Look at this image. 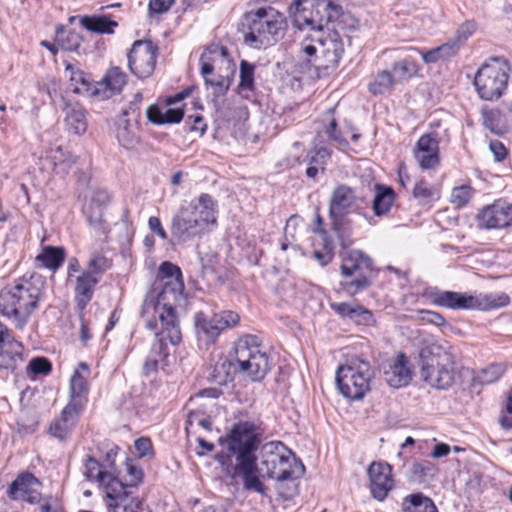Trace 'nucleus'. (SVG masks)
<instances>
[{
  "label": "nucleus",
  "instance_id": "51",
  "mask_svg": "<svg viewBox=\"0 0 512 512\" xmlns=\"http://www.w3.org/2000/svg\"><path fill=\"white\" fill-rule=\"evenodd\" d=\"M471 197V188L469 186H460L452 190L451 202L458 207L468 203Z\"/></svg>",
  "mask_w": 512,
  "mask_h": 512
},
{
  "label": "nucleus",
  "instance_id": "17",
  "mask_svg": "<svg viewBox=\"0 0 512 512\" xmlns=\"http://www.w3.org/2000/svg\"><path fill=\"white\" fill-rule=\"evenodd\" d=\"M158 278L163 282V289L158 294L157 302L154 306L171 305L168 303L170 298L176 301L184 290L181 269L169 261H164L159 267Z\"/></svg>",
  "mask_w": 512,
  "mask_h": 512
},
{
  "label": "nucleus",
  "instance_id": "46",
  "mask_svg": "<svg viewBox=\"0 0 512 512\" xmlns=\"http://www.w3.org/2000/svg\"><path fill=\"white\" fill-rule=\"evenodd\" d=\"M52 370L50 361L45 357H35L26 366V374L30 378L37 375H48Z\"/></svg>",
  "mask_w": 512,
  "mask_h": 512
},
{
  "label": "nucleus",
  "instance_id": "61",
  "mask_svg": "<svg viewBox=\"0 0 512 512\" xmlns=\"http://www.w3.org/2000/svg\"><path fill=\"white\" fill-rule=\"evenodd\" d=\"M127 473L130 476V480L128 483H124V485L126 486V489H128L130 487H135L142 481L143 474H142V471L138 467H136L132 464H128L127 465Z\"/></svg>",
  "mask_w": 512,
  "mask_h": 512
},
{
  "label": "nucleus",
  "instance_id": "19",
  "mask_svg": "<svg viewBox=\"0 0 512 512\" xmlns=\"http://www.w3.org/2000/svg\"><path fill=\"white\" fill-rule=\"evenodd\" d=\"M202 223L203 219L195 220L181 205L171 219V236L177 243H185L207 231Z\"/></svg>",
  "mask_w": 512,
  "mask_h": 512
},
{
  "label": "nucleus",
  "instance_id": "62",
  "mask_svg": "<svg viewBox=\"0 0 512 512\" xmlns=\"http://www.w3.org/2000/svg\"><path fill=\"white\" fill-rule=\"evenodd\" d=\"M489 148L492 154L494 155L496 161L501 162L506 158L507 149L500 141H491L489 144Z\"/></svg>",
  "mask_w": 512,
  "mask_h": 512
},
{
  "label": "nucleus",
  "instance_id": "14",
  "mask_svg": "<svg viewBox=\"0 0 512 512\" xmlns=\"http://www.w3.org/2000/svg\"><path fill=\"white\" fill-rule=\"evenodd\" d=\"M372 260L363 252L350 251L342 260L341 273L345 277L343 289L350 295L367 288L370 285Z\"/></svg>",
  "mask_w": 512,
  "mask_h": 512
},
{
  "label": "nucleus",
  "instance_id": "7",
  "mask_svg": "<svg viewBox=\"0 0 512 512\" xmlns=\"http://www.w3.org/2000/svg\"><path fill=\"white\" fill-rule=\"evenodd\" d=\"M366 205V200L352 187L339 184L330 196L329 218L332 230L339 238H344L351 233L352 214H361Z\"/></svg>",
  "mask_w": 512,
  "mask_h": 512
},
{
  "label": "nucleus",
  "instance_id": "47",
  "mask_svg": "<svg viewBox=\"0 0 512 512\" xmlns=\"http://www.w3.org/2000/svg\"><path fill=\"white\" fill-rule=\"evenodd\" d=\"M437 472L436 466L428 461L422 460L419 462H415L411 467L412 475L418 481H426L428 478H433Z\"/></svg>",
  "mask_w": 512,
  "mask_h": 512
},
{
  "label": "nucleus",
  "instance_id": "41",
  "mask_svg": "<svg viewBox=\"0 0 512 512\" xmlns=\"http://www.w3.org/2000/svg\"><path fill=\"white\" fill-rule=\"evenodd\" d=\"M395 84L392 73L389 70H381L369 83L368 89L373 95H381L390 91Z\"/></svg>",
  "mask_w": 512,
  "mask_h": 512
},
{
  "label": "nucleus",
  "instance_id": "1",
  "mask_svg": "<svg viewBox=\"0 0 512 512\" xmlns=\"http://www.w3.org/2000/svg\"><path fill=\"white\" fill-rule=\"evenodd\" d=\"M291 9L293 24L313 32L300 43L299 56L318 75L335 69L345 51L346 31L356 27V19L329 0H295Z\"/></svg>",
  "mask_w": 512,
  "mask_h": 512
},
{
  "label": "nucleus",
  "instance_id": "28",
  "mask_svg": "<svg viewBox=\"0 0 512 512\" xmlns=\"http://www.w3.org/2000/svg\"><path fill=\"white\" fill-rule=\"evenodd\" d=\"M127 83V75L121 68L113 66L107 70L102 80L95 86V95L103 99L110 98L122 91Z\"/></svg>",
  "mask_w": 512,
  "mask_h": 512
},
{
  "label": "nucleus",
  "instance_id": "36",
  "mask_svg": "<svg viewBox=\"0 0 512 512\" xmlns=\"http://www.w3.org/2000/svg\"><path fill=\"white\" fill-rule=\"evenodd\" d=\"M126 115L127 112L124 111L117 122L116 136L121 146L131 149L138 143V136L135 127L125 118Z\"/></svg>",
  "mask_w": 512,
  "mask_h": 512
},
{
  "label": "nucleus",
  "instance_id": "20",
  "mask_svg": "<svg viewBox=\"0 0 512 512\" xmlns=\"http://www.w3.org/2000/svg\"><path fill=\"white\" fill-rule=\"evenodd\" d=\"M24 347L0 321V369L16 370L23 362Z\"/></svg>",
  "mask_w": 512,
  "mask_h": 512
},
{
  "label": "nucleus",
  "instance_id": "21",
  "mask_svg": "<svg viewBox=\"0 0 512 512\" xmlns=\"http://www.w3.org/2000/svg\"><path fill=\"white\" fill-rule=\"evenodd\" d=\"M40 486V481L33 474L23 472L10 484L7 495L12 500L25 501L30 504L40 503L42 500Z\"/></svg>",
  "mask_w": 512,
  "mask_h": 512
},
{
  "label": "nucleus",
  "instance_id": "39",
  "mask_svg": "<svg viewBox=\"0 0 512 512\" xmlns=\"http://www.w3.org/2000/svg\"><path fill=\"white\" fill-rule=\"evenodd\" d=\"M417 64L410 59H401L393 63L391 73L395 82L400 83L407 81L418 73Z\"/></svg>",
  "mask_w": 512,
  "mask_h": 512
},
{
  "label": "nucleus",
  "instance_id": "44",
  "mask_svg": "<svg viewBox=\"0 0 512 512\" xmlns=\"http://www.w3.org/2000/svg\"><path fill=\"white\" fill-rule=\"evenodd\" d=\"M51 159L57 174L67 173L75 162L74 158L69 153H65L60 146L53 151Z\"/></svg>",
  "mask_w": 512,
  "mask_h": 512
},
{
  "label": "nucleus",
  "instance_id": "18",
  "mask_svg": "<svg viewBox=\"0 0 512 512\" xmlns=\"http://www.w3.org/2000/svg\"><path fill=\"white\" fill-rule=\"evenodd\" d=\"M104 492L107 512H139L141 501L126 489L122 481L112 480Z\"/></svg>",
  "mask_w": 512,
  "mask_h": 512
},
{
  "label": "nucleus",
  "instance_id": "4",
  "mask_svg": "<svg viewBox=\"0 0 512 512\" xmlns=\"http://www.w3.org/2000/svg\"><path fill=\"white\" fill-rule=\"evenodd\" d=\"M419 357L421 377L429 386L436 389L452 386L455 381V361L450 345L428 343L421 348Z\"/></svg>",
  "mask_w": 512,
  "mask_h": 512
},
{
  "label": "nucleus",
  "instance_id": "35",
  "mask_svg": "<svg viewBox=\"0 0 512 512\" xmlns=\"http://www.w3.org/2000/svg\"><path fill=\"white\" fill-rule=\"evenodd\" d=\"M65 122L69 130L75 134H83L87 129L84 110L79 105L65 107Z\"/></svg>",
  "mask_w": 512,
  "mask_h": 512
},
{
  "label": "nucleus",
  "instance_id": "54",
  "mask_svg": "<svg viewBox=\"0 0 512 512\" xmlns=\"http://www.w3.org/2000/svg\"><path fill=\"white\" fill-rule=\"evenodd\" d=\"M184 116L181 108H171L167 104L163 107V121L164 124L179 123Z\"/></svg>",
  "mask_w": 512,
  "mask_h": 512
},
{
  "label": "nucleus",
  "instance_id": "56",
  "mask_svg": "<svg viewBox=\"0 0 512 512\" xmlns=\"http://www.w3.org/2000/svg\"><path fill=\"white\" fill-rule=\"evenodd\" d=\"M174 0H150L148 11L150 15L167 12L173 5Z\"/></svg>",
  "mask_w": 512,
  "mask_h": 512
},
{
  "label": "nucleus",
  "instance_id": "25",
  "mask_svg": "<svg viewBox=\"0 0 512 512\" xmlns=\"http://www.w3.org/2000/svg\"><path fill=\"white\" fill-rule=\"evenodd\" d=\"M182 206L186 211H189V215L195 220L203 219L202 227L206 230L209 225H214L217 222V202L207 193H202L199 197Z\"/></svg>",
  "mask_w": 512,
  "mask_h": 512
},
{
  "label": "nucleus",
  "instance_id": "60",
  "mask_svg": "<svg viewBox=\"0 0 512 512\" xmlns=\"http://www.w3.org/2000/svg\"><path fill=\"white\" fill-rule=\"evenodd\" d=\"M148 227L151 230V232L156 234L162 240L168 239V234H167L166 230L164 229V227L161 223V220L158 217H156V216L149 217Z\"/></svg>",
  "mask_w": 512,
  "mask_h": 512
},
{
  "label": "nucleus",
  "instance_id": "40",
  "mask_svg": "<svg viewBox=\"0 0 512 512\" xmlns=\"http://www.w3.org/2000/svg\"><path fill=\"white\" fill-rule=\"evenodd\" d=\"M81 36L72 30H66L60 25L56 29L55 41L57 45L67 51H76L81 44Z\"/></svg>",
  "mask_w": 512,
  "mask_h": 512
},
{
  "label": "nucleus",
  "instance_id": "33",
  "mask_svg": "<svg viewBox=\"0 0 512 512\" xmlns=\"http://www.w3.org/2000/svg\"><path fill=\"white\" fill-rule=\"evenodd\" d=\"M401 512H438V509L431 498L418 492L402 499Z\"/></svg>",
  "mask_w": 512,
  "mask_h": 512
},
{
  "label": "nucleus",
  "instance_id": "45",
  "mask_svg": "<svg viewBox=\"0 0 512 512\" xmlns=\"http://www.w3.org/2000/svg\"><path fill=\"white\" fill-rule=\"evenodd\" d=\"M413 196L422 204L438 199V190L426 183L419 181L415 184L413 189Z\"/></svg>",
  "mask_w": 512,
  "mask_h": 512
},
{
  "label": "nucleus",
  "instance_id": "59",
  "mask_svg": "<svg viewBox=\"0 0 512 512\" xmlns=\"http://www.w3.org/2000/svg\"><path fill=\"white\" fill-rule=\"evenodd\" d=\"M476 30V23L474 21L464 22L457 30V42L462 44L469 36Z\"/></svg>",
  "mask_w": 512,
  "mask_h": 512
},
{
  "label": "nucleus",
  "instance_id": "15",
  "mask_svg": "<svg viewBox=\"0 0 512 512\" xmlns=\"http://www.w3.org/2000/svg\"><path fill=\"white\" fill-rule=\"evenodd\" d=\"M239 322L238 313L230 310L214 313L211 316L204 312H197L194 316L198 341L205 345L214 344L224 330L237 326Z\"/></svg>",
  "mask_w": 512,
  "mask_h": 512
},
{
  "label": "nucleus",
  "instance_id": "13",
  "mask_svg": "<svg viewBox=\"0 0 512 512\" xmlns=\"http://www.w3.org/2000/svg\"><path fill=\"white\" fill-rule=\"evenodd\" d=\"M373 375L369 362L352 359L337 369L336 384L344 397L358 400L370 390Z\"/></svg>",
  "mask_w": 512,
  "mask_h": 512
},
{
  "label": "nucleus",
  "instance_id": "42",
  "mask_svg": "<svg viewBox=\"0 0 512 512\" xmlns=\"http://www.w3.org/2000/svg\"><path fill=\"white\" fill-rule=\"evenodd\" d=\"M506 366L502 363H493L482 368L475 376V380L480 384H491L497 381L504 373Z\"/></svg>",
  "mask_w": 512,
  "mask_h": 512
},
{
  "label": "nucleus",
  "instance_id": "57",
  "mask_svg": "<svg viewBox=\"0 0 512 512\" xmlns=\"http://www.w3.org/2000/svg\"><path fill=\"white\" fill-rule=\"evenodd\" d=\"M357 304L340 302V303H331V309L341 317H346L351 320L354 310Z\"/></svg>",
  "mask_w": 512,
  "mask_h": 512
},
{
  "label": "nucleus",
  "instance_id": "49",
  "mask_svg": "<svg viewBox=\"0 0 512 512\" xmlns=\"http://www.w3.org/2000/svg\"><path fill=\"white\" fill-rule=\"evenodd\" d=\"M330 157L331 151L326 147H320L310 151L303 161L307 162L308 165L317 166L323 172Z\"/></svg>",
  "mask_w": 512,
  "mask_h": 512
},
{
  "label": "nucleus",
  "instance_id": "6",
  "mask_svg": "<svg viewBox=\"0 0 512 512\" xmlns=\"http://www.w3.org/2000/svg\"><path fill=\"white\" fill-rule=\"evenodd\" d=\"M235 70V63L224 46H210L201 54L200 73L215 97L223 96L229 90Z\"/></svg>",
  "mask_w": 512,
  "mask_h": 512
},
{
  "label": "nucleus",
  "instance_id": "8",
  "mask_svg": "<svg viewBox=\"0 0 512 512\" xmlns=\"http://www.w3.org/2000/svg\"><path fill=\"white\" fill-rule=\"evenodd\" d=\"M221 446L236 457L235 473L249 474L254 452L258 448L259 440L256 427L249 422H239L231 431L220 439Z\"/></svg>",
  "mask_w": 512,
  "mask_h": 512
},
{
  "label": "nucleus",
  "instance_id": "22",
  "mask_svg": "<svg viewBox=\"0 0 512 512\" xmlns=\"http://www.w3.org/2000/svg\"><path fill=\"white\" fill-rule=\"evenodd\" d=\"M478 223L486 229H501L512 225V203L498 200L483 208L477 215Z\"/></svg>",
  "mask_w": 512,
  "mask_h": 512
},
{
  "label": "nucleus",
  "instance_id": "64",
  "mask_svg": "<svg viewBox=\"0 0 512 512\" xmlns=\"http://www.w3.org/2000/svg\"><path fill=\"white\" fill-rule=\"evenodd\" d=\"M147 117L150 122L161 125L164 124L163 121V107L157 105H151L147 109Z\"/></svg>",
  "mask_w": 512,
  "mask_h": 512
},
{
  "label": "nucleus",
  "instance_id": "16",
  "mask_svg": "<svg viewBox=\"0 0 512 512\" xmlns=\"http://www.w3.org/2000/svg\"><path fill=\"white\" fill-rule=\"evenodd\" d=\"M157 50L151 41H135L128 54L131 72L139 78L149 77L156 66Z\"/></svg>",
  "mask_w": 512,
  "mask_h": 512
},
{
  "label": "nucleus",
  "instance_id": "29",
  "mask_svg": "<svg viewBox=\"0 0 512 512\" xmlns=\"http://www.w3.org/2000/svg\"><path fill=\"white\" fill-rule=\"evenodd\" d=\"M512 114V99L504 102L501 108L483 107L481 110L483 125L492 133L500 135L506 131L507 118Z\"/></svg>",
  "mask_w": 512,
  "mask_h": 512
},
{
  "label": "nucleus",
  "instance_id": "58",
  "mask_svg": "<svg viewBox=\"0 0 512 512\" xmlns=\"http://www.w3.org/2000/svg\"><path fill=\"white\" fill-rule=\"evenodd\" d=\"M134 446L140 457L151 456L153 454V446L149 438L141 437L137 439Z\"/></svg>",
  "mask_w": 512,
  "mask_h": 512
},
{
  "label": "nucleus",
  "instance_id": "53",
  "mask_svg": "<svg viewBox=\"0 0 512 512\" xmlns=\"http://www.w3.org/2000/svg\"><path fill=\"white\" fill-rule=\"evenodd\" d=\"M351 320L358 325H369L373 321V315L363 306L356 305Z\"/></svg>",
  "mask_w": 512,
  "mask_h": 512
},
{
  "label": "nucleus",
  "instance_id": "3",
  "mask_svg": "<svg viewBox=\"0 0 512 512\" xmlns=\"http://www.w3.org/2000/svg\"><path fill=\"white\" fill-rule=\"evenodd\" d=\"M45 281L41 275L23 276L0 290V313L18 330H23L44 296Z\"/></svg>",
  "mask_w": 512,
  "mask_h": 512
},
{
  "label": "nucleus",
  "instance_id": "34",
  "mask_svg": "<svg viewBox=\"0 0 512 512\" xmlns=\"http://www.w3.org/2000/svg\"><path fill=\"white\" fill-rule=\"evenodd\" d=\"M395 201V192L391 187L377 184L373 199V211L376 216H383L389 212Z\"/></svg>",
  "mask_w": 512,
  "mask_h": 512
},
{
  "label": "nucleus",
  "instance_id": "24",
  "mask_svg": "<svg viewBox=\"0 0 512 512\" xmlns=\"http://www.w3.org/2000/svg\"><path fill=\"white\" fill-rule=\"evenodd\" d=\"M413 156L423 170L434 169L439 165V140L432 133L422 135L413 149Z\"/></svg>",
  "mask_w": 512,
  "mask_h": 512
},
{
  "label": "nucleus",
  "instance_id": "38",
  "mask_svg": "<svg viewBox=\"0 0 512 512\" xmlns=\"http://www.w3.org/2000/svg\"><path fill=\"white\" fill-rule=\"evenodd\" d=\"M65 252L61 247L46 246L37 255L36 260L49 269H57L64 261Z\"/></svg>",
  "mask_w": 512,
  "mask_h": 512
},
{
  "label": "nucleus",
  "instance_id": "37",
  "mask_svg": "<svg viewBox=\"0 0 512 512\" xmlns=\"http://www.w3.org/2000/svg\"><path fill=\"white\" fill-rule=\"evenodd\" d=\"M80 23L87 30L100 34H111L118 26L117 22L110 20L107 16H83Z\"/></svg>",
  "mask_w": 512,
  "mask_h": 512
},
{
  "label": "nucleus",
  "instance_id": "32",
  "mask_svg": "<svg viewBox=\"0 0 512 512\" xmlns=\"http://www.w3.org/2000/svg\"><path fill=\"white\" fill-rule=\"evenodd\" d=\"M88 393V382L86 378L75 370L70 380V401L66 405L69 409L82 411L86 403Z\"/></svg>",
  "mask_w": 512,
  "mask_h": 512
},
{
  "label": "nucleus",
  "instance_id": "23",
  "mask_svg": "<svg viewBox=\"0 0 512 512\" xmlns=\"http://www.w3.org/2000/svg\"><path fill=\"white\" fill-rule=\"evenodd\" d=\"M372 496L382 501L394 487L392 467L385 462H372L367 470Z\"/></svg>",
  "mask_w": 512,
  "mask_h": 512
},
{
  "label": "nucleus",
  "instance_id": "9",
  "mask_svg": "<svg viewBox=\"0 0 512 512\" xmlns=\"http://www.w3.org/2000/svg\"><path fill=\"white\" fill-rule=\"evenodd\" d=\"M153 309L156 316L147 319L145 324L146 328L155 334V342L152 344L149 356H154L161 361L169 355L165 340H169L172 345H178L182 335L172 305L154 306Z\"/></svg>",
  "mask_w": 512,
  "mask_h": 512
},
{
  "label": "nucleus",
  "instance_id": "10",
  "mask_svg": "<svg viewBox=\"0 0 512 512\" xmlns=\"http://www.w3.org/2000/svg\"><path fill=\"white\" fill-rule=\"evenodd\" d=\"M235 370L248 376L253 381L262 380L270 369V361L266 352L260 348L258 337L244 335L234 344Z\"/></svg>",
  "mask_w": 512,
  "mask_h": 512
},
{
  "label": "nucleus",
  "instance_id": "11",
  "mask_svg": "<svg viewBox=\"0 0 512 512\" xmlns=\"http://www.w3.org/2000/svg\"><path fill=\"white\" fill-rule=\"evenodd\" d=\"M510 65L503 57H492L477 71L474 85L481 99L493 101L507 88Z\"/></svg>",
  "mask_w": 512,
  "mask_h": 512
},
{
  "label": "nucleus",
  "instance_id": "52",
  "mask_svg": "<svg viewBox=\"0 0 512 512\" xmlns=\"http://www.w3.org/2000/svg\"><path fill=\"white\" fill-rule=\"evenodd\" d=\"M324 132L328 135V137L337 142L341 146H347V140L342 136L341 132L338 130V125L335 119H331L327 125H325Z\"/></svg>",
  "mask_w": 512,
  "mask_h": 512
},
{
  "label": "nucleus",
  "instance_id": "43",
  "mask_svg": "<svg viewBox=\"0 0 512 512\" xmlns=\"http://www.w3.org/2000/svg\"><path fill=\"white\" fill-rule=\"evenodd\" d=\"M254 73L255 65L246 60H242L240 63V82L238 85L240 93L254 90Z\"/></svg>",
  "mask_w": 512,
  "mask_h": 512
},
{
  "label": "nucleus",
  "instance_id": "12",
  "mask_svg": "<svg viewBox=\"0 0 512 512\" xmlns=\"http://www.w3.org/2000/svg\"><path fill=\"white\" fill-rule=\"evenodd\" d=\"M433 304L456 310H491L509 304V296L505 293L468 295L453 291H436L431 295Z\"/></svg>",
  "mask_w": 512,
  "mask_h": 512
},
{
  "label": "nucleus",
  "instance_id": "55",
  "mask_svg": "<svg viewBox=\"0 0 512 512\" xmlns=\"http://www.w3.org/2000/svg\"><path fill=\"white\" fill-rule=\"evenodd\" d=\"M111 201L110 193L105 189H97L93 192L88 204L104 208Z\"/></svg>",
  "mask_w": 512,
  "mask_h": 512
},
{
  "label": "nucleus",
  "instance_id": "26",
  "mask_svg": "<svg viewBox=\"0 0 512 512\" xmlns=\"http://www.w3.org/2000/svg\"><path fill=\"white\" fill-rule=\"evenodd\" d=\"M111 453L107 454V463L100 464L94 457L87 456L83 463V475L88 481H95L105 491L112 480H119L115 475Z\"/></svg>",
  "mask_w": 512,
  "mask_h": 512
},
{
  "label": "nucleus",
  "instance_id": "2",
  "mask_svg": "<svg viewBox=\"0 0 512 512\" xmlns=\"http://www.w3.org/2000/svg\"><path fill=\"white\" fill-rule=\"evenodd\" d=\"M303 471L304 466L296 462L281 442H269L261 447L259 458L253 457L249 474L242 473L241 477L246 489L263 493L262 480H292L299 476L297 472L301 474Z\"/></svg>",
  "mask_w": 512,
  "mask_h": 512
},
{
  "label": "nucleus",
  "instance_id": "30",
  "mask_svg": "<svg viewBox=\"0 0 512 512\" xmlns=\"http://www.w3.org/2000/svg\"><path fill=\"white\" fill-rule=\"evenodd\" d=\"M80 413L81 411L76 409L68 410V406H66L60 418L55 419L51 423L49 428L50 434L59 440H65L77 424Z\"/></svg>",
  "mask_w": 512,
  "mask_h": 512
},
{
  "label": "nucleus",
  "instance_id": "48",
  "mask_svg": "<svg viewBox=\"0 0 512 512\" xmlns=\"http://www.w3.org/2000/svg\"><path fill=\"white\" fill-rule=\"evenodd\" d=\"M103 209L87 204L84 208V213L87 216L90 226L96 230L105 233V223L103 219Z\"/></svg>",
  "mask_w": 512,
  "mask_h": 512
},
{
  "label": "nucleus",
  "instance_id": "5",
  "mask_svg": "<svg viewBox=\"0 0 512 512\" xmlns=\"http://www.w3.org/2000/svg\"><path fill=\"white\" fill-rule=\"evenodd\" d=\"M244 42L256 49L267 47L282 37L286 27L285 17L275 9L258 8L244 15Z\"/></svg>",
  "mask_w": 512,
  "mask_h": 512
},
{
  "label": "nucleus",
  "instance_id": "27",
  "mask_svg": "<svg viewBox=\"0 0 512 512\" xmlns=\"http://www.w3.org/2000/svg\"><path fill=\"white\" fill-rule=\"evenodd\" d=\"M412 379V371L409 366V359L403 353L397 355L384 368V380L392 388L407 386Z\"/></svg>",
  "mask_w": 512,
  "mask_h": 512
},
{
  "label": "nucleus",
  "instance_id": "50",
  "mask_svg": "<svg viewBox=\"0 0 512 512\" xmlns=\"http://www.w3.org/2000/svg\"><path fill=\"white\" fill-rule=\"evenodd\" d=\"M109 268V262L107 258L100 253H93L88 261L87 271L84 273H91L93 276H97L99 279L101 275Z\"/></svg>",
  "mask_w": 512,
  "mask_h": 512
},
{
  "label": "nucleus",
  "instance_id": "31",
  "mask_svg": "<svg viewBox=\"0 0 512 512\" xmlns=\"http://www.w3.org/2000/svg\"><path fill=\"white\" fill-rule=\"evenodd\" d=\"M99 282L97 276L91 273H82L76 278L75 301L80 309H84L93 297L96 285Z\"/></svg>",
  "mask_w": 512,
  "mask_h": 512
},
{
  "label": "nucleus",
  "instance_id": "63",
  "mask_svg": "<svg viewBox=\"0 0 512 512\" xmlns=\"http://www.w3.org/2000/svg\"><path fill=\"white\" fill-rule=\"evenodd\" d=\"M460 45L461 44L457 42V40L448 41L443 45L438 46L437 50L441 54L442 59H444L454 55L458 51Z\"/></svg>",
  "mask_w": 512,
  "mask_h": 512
}]
</instances>
